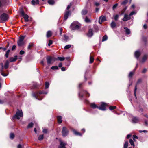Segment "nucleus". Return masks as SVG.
I'll list each match as a JSON object with an SVG mask.
<instances>
[{
	"instance_id": "obj_1",
	"label": "nucleus",
	"mask_w": 148,
	"mask_h": 148,
	"mask_svg": "<svg viewBox=\"0 0 148 148\" xmlns=\"http://www.w3.org/2000/svg\"><path fill=\"white\" fill-rule=\"evenodd\" d=\"M48 93V92L45 91H40L37 92L36 93H33L32 96L33 97H35L36 99L41 100L42 99V94H47Z\"/></svg>"
},
{
	"instance_id": "obj_2",
	"label": "nucleus",
	"mask_w": 148,
	"mask_h": 148,
	"mask_svg": "<svg viewBox=\"0 0 148 148\" xmlns=\"http://www.w3.org/2000/svg\"><path fill=\"white\" fill-rule=\"evenodd\" d=\"M9 64V62L7 60L6 61L5 64L4 66H3V63H1L0 64L1 66V69L0 70V72L1 75L5 77L7 76L8 75V74H5L4 73L3 69L4 68L5 69H7L8 68Z\"/></svg>"
},
{
	"instance_id": "obj_3",
	"label": "nucleus",
	"mask_w": 148,
	"mask_h": 148,
	"mask_svg": "<svg viewBox=\"0 0 148 148\" xmlns=\"http://www.w3.org/2000/svg\"><path fill=\"white\" fill-rule=\"evenodd\" d=\"M80 27V24L77 21H75L71 24L70 28L72 30H76L78 29Z\"/></svg>"
},
{
	"instance_id": "obj_4",
	"label": "nucleus",
	"mask_w": 148,
	"mask_h": 148,
	"mask_svg": "<svg viewBox=\"0 0 148 148\" xmlns=\"http://www.w3.org/2000/svg\"><path fill=\"white\" fill-rule=\"evenodd\" d=\"M71 5V4L68 5L65 10L64 16V20H67L68 18V16L71 15V12L70 10H69L70 8Z\"/></svg>"
},
{
	"instance_id": "obj_5",
	"label": "nucleus",
	"mask_w": 148,
	"mask_h": 148,
	"mask_svg": "<svg viewBox=\"0 0 148 148\" xmlns=\"http://www.w3.org/2000/svg\"><path fill=\"white\" fill-rule=\"evenodd\" d=\"M23 116V114L21 110L20 111L18 110L16 112V114L12 117V119H19L20 117Z\"/></svg>"
},
{
	"instance_id": "obj_6",
	"label": "nucleus",
	"mask_w": 148,
	"mask_h": 148,
	"mask_svg": "<svg viewBox=\"0 0 148 148\" xmlns=\"http://www.w3.org/2000/svg\"><path fill=\"white\" fill-rule=\"evenodd\" d=\"M8 16L7 14L3 13L1 14L0 16V23H3L2 21H5L8 20Z\"/></svg>"
},
{
	"instance_id": "obj_7",
	"label": "nucleus",
	"mask_w": 148,
	"mask_h": 148,
	"mask_svg": "<svg viewBox=\"0 0 148 148\" xmlns=\"http://www.w3.org/2000/svg\"><path fill=\"white\" fill-rule=\"evenodd\" d=\"M85 95H86V97H89L90 95L89 93L87 91H85L83 90H81L79 93V97L82 98L84 97Z\"/></svg>"
},
{
	"instance_id": "obj_8",
	"label": "nucleus",
	"mask_w": 148,
	"mask_h": 148,
	"mask_svg": "<svg viewBox=\"0 0 148 148\" xmlns=\"http://www.w3.org/2000/svg\"><path fill=\"white\" fill-rule=\"evenodd\" d=\"M25 36H22L19 38V40L17 41V44L19 46H21L23 45L24 42L23 41Z\"/></svg>"
},
{
	"instance_id": "obj_9",
	"label": "nucleus",
	"mask_w": 148,
	"mask_h": 148,
	"mask_svg": "<svg viewBox=\"0 0 148 148\" xmlns=\"http://www.w3.org/2000/svg\"><path fill=\"white\" fill-rule=\"evenodd\" d=\"M62 136L63 137H65L68 134L69 131L66 127H63L62 131Z\"/></svg>"
},
{
	"instance_id": "obj_10",
	"label": "nucleus",
	"mask_w": 148,
	"mask_h": 148,
	"mask_svg": "<svg viewBox=\"0 0 148 148\" xmlns=\"http://www.w3.org/2000/svg\"><path fill=\"white\" fill-rule=\"evenodd\" d=\"M20 14L24 18L25 21L27 22L28 21L29 16L25 14L23 10H22L20 12Z\"/></svg>"
},
{
	"instance_id": "obj_11",
	"label": "nucleus",
	"mask_w": 148,
	"mask_h": 148,
	"mask_svg": "<svg viewBox=\"0 0 148 148\" xmlns=\"http://www.w3.org/2000/svg\"><path fill=\"white\" fill-rule=\"evenodd\" d=\"M55 58H52L50 56H47L46 58L47 63L48 64H50L53 61H54V60Z\"/></svg>"
},
{
	"instance_id": "obj_12",
	"label": "nucleus",
	"mask_w": 148,
	"mask_h": 148,
	"mask_svg": "<svg viewBox=\"0 0 148 148\" xmlns=\"http://www.w3.org/2000/svg\"><path fill=\"white\" fill-rule=\"evenodd\" d=\"M8 4V0H0V7L5 6Z\"/></svg>"
},
{
	"instance_id": "obj_13",
	"label": "nucleus",
	"mask_w": 148,
	"mask_h": 148,
	"mask_svg": "<svg viewBox=\"0 0 148 148\" xmlns=\"http://www.w3.org/2000/svg\"><path fill=\"white\" fill-rule=\"evenodd\" d=\"M106 104L104 103H102L101 105V106L98 107V108L101 110H106Z\"/></svg>"
},
{
	"instance_id": "obj_14",
	"label": "nucleus",
	"mask_w": 148,
	"mask_h": 148,
	"mask_svg": "<svg viewBox=\"0 0 148 148\" xmlns=\"http://www.w3.org/2000/svg\"><path fill=\"white\" fill-rule=\"evenodd\" d=\"M67 144L66 143H64L62 141H60V145L59 147V148H66L65 146Z\"/></svg>"
},
{
	"instance_id": "obj_15",
	"label": "nucleus",
	"mask_w": 148,
	"mask_h": 148,
	"mask_svg": "<svg viewBox=\"0 0 148 148\" xmlns=\"http://www.w3.org/2000/svg\"><path fill=\"white\" fill-rule=\"evenodd\" d=\"M106 20V18L105 16L102 17L101 16L99 18V24H101L102 23Z\"/></svg>"
},
{
	"instance_id": "obj_16",
	"label": "nucleus",
	"mask_w": 148,
	"mask_h": 148,
	"mask_svg": "<svg viewBox=\"0 0 148 148\" xmlns=\"http://www.w3.org/2000/svg\"><path fill=\"white\" fill-rule=\"evenodd\" d=\"M140 54L141 53L139 50L136 51L134 53L135 56L137 59L138 58Z\"/></svg>"
},
{
	"instance_id": "obj_17",
	"label": "nucleus",
	"mask_w": 148,
	"mask_h": 148,
	"mask_svg": "<svg viewBox=\"0 0 148 148\" xmlns=\"http://www.w3.org/2000/svg\"><path fill=\"white\" fill-rule=\"evenodd\" d=\"M139 119L136 117H134L132 119V122L134 123H138L139 122Z\"/></svg>"
},
{
	"instance_id": "obj_18",
	"label": "nucleus",
	"mask_w": 148,
	"mask_h": 148,
	"mask_svg": "<svg viewBox=\"0 0 148 148\" xmlns=\"http://www.w3.org/2000/svg\"><path fill=\"white\" fill-rule=\"evenodd\" d=\"M93 35L92 29H89L88 33L87 34V36L89 37H91Z\"/></svg>"
},
{
	"instance_id": "obj_19",
	"label": "nucleus",
	"mask_w": 148,
	"mask_h": 148,
	"mask_svg": "<svg viewBox=\"0 0 148 148\" xmlns=\"http://www.w3.org/2000/svg\"><path fill=\"white\" fill-rule=\"evenodd\" d=\"M130 18V16L129 15L126 14L124 16L123 19V20L124 21H127Z\"/></svg>"
},
{
	"instance_id": "obj_20",
	"label": "nucleus",
	"mask_w": 148,
	"mask_h": 148,
	"mask_svg": "<svg viewBox=\"0 0 148 148\" xmlns=\"http://www.w3.org/2000/svg\"><path fill=\"white\" fill-rule=\"evenodd\" d=\"M90 107L93 109H95L96 108H98V106H97L96 104L95 103H92L90 104Z\"/></svg>"
},
{
	"instance_id": "obj_21",
	"label": "nucleus",
	"mask_w": 148,
	"mask_h": 148,
	"mask_svg": "<svg viewBox=\"0 0 148 148\" xmlns=\"http://www.w3.org/2000/svg\"><path fill=\"white\" fill-rule=\"evenodd\" d=\"M17 56H15L14 58L12 57H10V62H13L16 61L17 59Z\"/></svg>"
},
{
	"instance_id": "obj_22",
	"label": "nucleus",
	"mask_w": 148,
	"mask_h": 148,
	"mask_svg": "<svg viewBox=\"0 0 148 148\" xmlns=\"http://www.w3.org/2000/svg\"><path fill=\"white\" fill-rule=\"evenodd\" d=\"M64 60V58L63 57H59L57 58H55V59L54 60V61H55L56 60H59L60 61H63Z\"/></svg>"
},
{
	"instance_id": "obj_23",
	"label": "nucleus",
	"mask_w": 148,
	"mask_h": 148,
	"mask_svg": "<svg viewBox=\"0 0 148 148\" xmlns=\"http://www.w3.org/2000/svg\"><path fill=\"white\" fill-rule=\"evenodd\" d=\"M71 130L73 132L74 134L76 135H79L80 136H82V134L79 133L76 131L75 130L73 129H71Z\"/></svg>"
},
{
	"instance_id": "obj_24",
	"label": "nucleus",
	"mask_w": 148,
	"mask_h": 148,
	"mask_svg": "<svg viewBox=\"0 0 148 148\" xmlns=\"http://www.w3.org/2000/svg\"><path fill=\"white\" fill-rule=\"evenodd\" d=\"M31 2L32 4L34 5H36L38 4L39 3L38 0H32Z\"/></svg>"
},
{
	"instance_id": "obj_25",
	"label": "nucleus",
	"mask_w": 148,
	"mask_h": 148,
	"mask_svg": "<svg viewBox=\"0 0 148 148\" xmlns=\"http://www.w3.org/2000/svg\"><path fill=\"white\" fill-rule=\"evenodd\" d=\"M57 118L58 123H61L62 121V117L61 116H58Z\"/></svg>"
},
{
	"instance_id": "obj_26",
	"label": "nucleus",
	"mask_w": 148,
	"mask_h": 148,
	"mask_svg": "<svg viewBox=\"0 0 148 148\" xmlns=\"http://www.w3.org/2000/svg\"><path fill=\"white\" fill-rule=\"evenodd\" d=\"M116 26V25L114 22L113 21L111 23V27L112 29L114 28Z\"/></svg>"
},
{
	"instance_id": "obj_27",
	"label": "nucleus",
	"mask_w": 148,
	"mask_h": 148,
	"mask_svg": "<svg viewBox=\"0 0 148 148\" xmlns=\"http://www.w3.org/2000/svg\"><path fill=\"white\" fill-rule=\"evenodd\" d=\"M147 58V56L146 55H145L142 58V62H144L145 61Z\"/></svg>"
},
{
	"instance_id": "obj_28",
	"label": "nucleus",
	"mask_w": 148,
	"mask_h": 148,
	"mask_svg": "<svg viewBox=\"0 0 148 148\" xmlns=\"http://www.w3.org/2000/svg\"><path fill=\"white\" fill-rule=\"evenodd\" d=\"M124 29H125V31L127 34H129L130 33V30L127 27H125Z\"/></svg>"
},
{
	"instance_id": "obj_29",
	"label": "nucleus",
	"mask_w": 148,
	"mask_h": 148,
	"mask_svg": "<svg viewBox=\"0 0 148 148\" xmlns=\"http://www.w3.org/2000/svg\"><path fill=\"white\" fill-rule=\"evenodd\" d=\"M52 35L51 32L50 31H48L47 33V37H50Z\"/></svg>"
},
{
	"instance_id": "obj_30",
	"label": "nucleus",
	"mask_w": 148,
	"mask_h": 148,
	"mask_svg": "<svg viewBox=\"0 0 148 148\" xmlns=\"http://www.w3.org/2000/svg\"><path fill=\"white\" fill-rule=\"evenodd\" d=\"M48 2L50 5H53L54 4L55 1L54 0H49Z\"/></svg>"
},
{
	"instance_id": "obj_31",
	"label": "nucleus",
	"mask_w": 148,
	"mask_h": 148,
	"mask_svg": "<svg viewBox=\"0 0 148 148\" xmlns=\"http://www.w3.org/2000/svg\"><path fill=\"white\" fill-rule=\"evenodd\" d=\"M94 60V58L93 57L91 56H90V61H89V63H92Z\"/></svg>"
},
{
	"instance_id": "obj_32",
	"label": "nucleus",
	"mask_w": 148,
	"mask_h": 148,
	"mask_svg": "<svg viewBox=\"0 0 148 148\" xmlns=\"http://www.w3.org/2000/svg\"><path fill=\"white\" fill-rule=\"evenodd\" d=\"M87 13V11L86 10H83L82 12V15H85Z\"/></svg>"
},
{
	"instance_id": "obj_33",
	"label": "nucleus",
	"mask_w": 148,
	"mask_h": 148,
	"mask_svg": "<svg viewBox=\"0 0 148 148\" xmlns=\"http://www.w3.org/2000/svg\"><path fill=\"white\" fill-rule=\"evenodd\" d=\"M107 36L106 35H105L103 37L102 41V42L105 41L107 40Z\"/></svg>"
},
{
	"instance_id": "obj_34",
	"label": "nucleus",
	"mask_w": 148,
	"mask_h": 148,
	"mask_svg": "<svg viewBox=\"0 0 148 148\" xmlns=\"http://www.w3.org/2000/svg\"><path fill=\"white\" fill-rule=\"evenodd\" d=\"M64 40L66 41H68L69 40V37L67 36L66 35L64 34Z\"/></svg>"
},
{
	"instance_id": "obj_35",
	"label": "nucleus",
	"mask_w": 148,
	"mask_h": 148,
	"mask_svg": "<svg viewBox=\"0 0 148 148\" xmlns=\"http://www.w3.org/2000/svg\"><path fill=\"white\" fill-rule=\"evenodd\" d=\"M128 144V142L127 141H126L124 145L123 148H127Z\"/></svg>"
},
{
	"instance_id": "obj_36",
	"label": "nucleus",
	"mask_w": 148,
	"mask_h": 148,
	"mask_svg": "<svg viewBox=\"0 0 148 148\" xmlns=\"http://www.w3.org/2000/svg\"><path fill=\"white\" fill-rule=\"evenodd\" d=\"M49 83L48 82H46L45 83V89H46L48 88L49 86Z\"/></svg>"
},
{
	"instance_id": "obj_37",
	"label": "nucleus",
	"mask_w": 148,
	"mask_h": 148,
	"mask_svg": "<svg viewBox=\"0 0 148 148\" xmlns=\"http://www.w3.org/2000/svg\"><path fill=\"white\" fill-rule=\"evenodd\" d=\"M44 138L43 135H39V136L38 137V139L39 140H41L42 139H43Z\"/></svg>"
},
{
	"instance_id": "obj_38",
	"label": "nucleus",
	"mask_w": 148,
	"mask_h": 148,
	"mask_svg": "<svg viewBox=\"0 0 148 148\" xmlns=\"http://www.w3.org/2000/svg\"><path fill=\"white\" fill-rule=\"evenodd\" d=\"M10 51V50H8L7 51H6V53L5 54V56L6 57V58L8 57Z\"/></svg>"
},
{
	"instance_id": "obj_39",
	"label": "nucleus",
	"mask_w": 148,
	"mask_h": 148,
	"mask_svg": "<svg viewBox=\"0 0 148 148\" xmlns=\"http://www.w3.org/2000/svg\"><path fill=\"white\" fill-rule=\"evenodd\" d=\"M130 143L131 144V145L132 146H134V142L133 140L132 139H130L129 141Z\"/></svg>"
},
{
	"instance_id": "obj_40",
	"label": "nucleus",
	"mask_w": 148,
	"mask_h": 148,
	"mask_svg": "<svg viewBox=\"0 0 148 148\" xmlns=\"http://www.w3.org/2000/svg\"><path fill=\"white\" fill-rule=\"evenodd\" d=\"M114 18L115 21H117L118 19L119 15L118 14H116L115 16H114Z\"/></svg>"
},
{
	"instance_id": "obj_41",
	"label": "nucleus",
	"mask_w": 148,
	"mask_h": 148,
	"mask_svg": "<svg viewBox=\"0 0 148 148\" xmlns=\"http://www.w3.org/2000/svg\"><path fill=\"white\" fill-rule=\"evenodd\" d=\"M33 46V43H29L28 47H27V49H30L31 47H32Z\"/></svg>"
},
{
	"instance_id": "obj_42",
	"label": "nucleus",
	"mask_w": 148,
	"mask_h": 148,
	"mask_svg": "<svg viewBox=\"0 0 148 148\" xmlns=\"http://www.w3.org/2000/svg\"><path fill=\"white\" fill-rule=\"evenodd\" d=\"M14 137V135L13 133H11L10 135V138L11 139H12Z\"/></svg>"
},
{
	"instance_id": "obj_43",
	"label": "nucleus",
	"mask_w": 148,
	"mask_h": 148,
	"mask_svg": "<svg viewBox=\"0 0 148 148\" xmlns=\"http://www.w3.org/2000/svg\"><path fill=\"white\" fill-rule=\"evenodd\" d=\"M33 123H31L29 124L27 127L28 128L32 127H33Z\"/></svg>"
},
{
	"instance_id": "obj_44",
	"label": "nucleus",
	"mask_w": 148,
	"mask_h": 148,
	"mask_svg": "<svg viewBox=\"0 0 148 148\" xmlns=\"http://www.w3.org/2000/svg\"><path fill=\"white\" fill-rule=\"evenodd\" d=\"M71 47V45H68L65 46L64 48L65 49H68Z\"/></svg>"
},
{
	"instance_id": "obj_45",
	"label": "nucleus",
	"mask_w": 148,
	"mask_h": 148,
	"mask_svg": "<svg viewBox=\"0 0 148 148\" xmlns=\"http://www.w3.org/2000/svg\"><path fill=\"white\" fill-rule=\"evenodd\" d=\"M51 69L53 70H58V67L56 66H53L51 67Z\"/></svg>"
},
{
	"instance_id": "obj_46",
	"label": "nucleus",
	"mask_w": 148,
	"mask_h": 148,
	"mask_svg": "<svg viewBox=\"0 0 148 148\" xmlns=\"http://www.w3.org/2000/svg\"><path fill=\"white\" fill-rule=\"evenodd\" d=\"M85 21L86 22L88 23L90 22V20H89L87 17H86L85 19Z\"/></svg>"
},
{
	"instance_id": "obj_47",
	"label": "nucleus",
	"mask_w": 148,
	"mask_h": 148,
	"mask_svg": "<svg viewBox=\"0 0 148 148\" xmlns=\"http://www.w3.org/2000/svg\"><path fill=\"white\" fill-rule=\"evenodd\" d=\"M116 108V107L115 106H110L109 107V109L110 110H112L114 109H115Z\"/></svg>"
},
{
	"instance_id": "obj_48",
	"label": "nucleus",
	"mask_w": 148,
	"mask_h": 148,
	"mask_svg": "<svg viewBox=\"0 0 148 148\" xmlns=\"http://www.w3.org/2000/svg\"><path fill=\"white\" fill-rule=\"evenodd\" d=\"M118 3H116L114 4L112 7V9L113 10H114V9L116 8V7L118 6Z\"/></svg>"
},
{
	"instance_id": "obj_49",
	"label": "nucleus",
	"mask_w": 148,
	"mask_h": 148,
	"mask_svg": "<svg viewBox=\"0 0 148 148\" xmlns=\"http://www.w3.org/2000/svg\"><path fill=\"white\" fill-rule=\"evenodd\" d=\"M127 0H125L124 1L122 2L121 3V4L124 5H125L127 3Z\"/></svg>"
},
{
	"instance_id": "obj_50",
	"label": "nucleus",
	"mask_w": 148,
	"mask_h": 148,
	"mask_svg": "<svg viewBox=\"0 0 148 148\" xmlns=\"http://www.w3.org/2000/svg\"><path fill=\"white\" fill-rule=\"evenodd\" d=\"M137 89V86H136V85L135 86V89H134V94L135 96V97L136 98V91Z\"/></svg>"
},
{
	"instance_id": "obj_51",
	"label": "nucleus",
	"mask_w": 148,
	"mask_h": 148,
	"mask_svg": "<svg viewBox=\"0 0 148 148\" xmlns=\"http://www.w3.org/2000/svg\"><path fill=\"white\" fill-rule=\"evenodd\" d=\"M133 74V72H130L129 74V77L131 78Z\"/></svg>"
},
{
	"instance_id": "obj_52",
	"label": "nucleus",
	"mask_w": 148,
	"mask_h": 148,
	"mask_svg": "<svg viewBox=\"0 0 148 148\" xmlns=\"http://www.w3.org/2000/svg\"><path fill=\"white\" fill-rule=\"evenodd\" d=\"M52 43H53L52 41L51 40H49L48 45L49 46H50L51 44H52Z\"/></svg>"
},
{
	"instance_id": "obj_53",
	"label": "nucleus",
	"mask_w": 148,
	"mask_h": 148,
	"mask_svg": "<svg viewBox=\"0 0 148 148\" xmlns=\"http://www.w3.org/2000/svg\"><path fill=\"white\" fill-rule=\"evenodd\" d=\"M142 40L145 44L146 42V38L145 37H143L142 38Z\"/></svg>"
},
{
	"instance_id": "obj_54",
	"label": "nucleus",
	"mask_w": 148,
	"mask_h": 148,
	"mask_svg": "<svg viewBox=\"0 0 148 148\" xmlns=\"http://www.w3.org/2000/svg\"><path fill=\"white\" fill-rule=\"evenodd\" d=\"M136 14V13L135 12L132 11L130 13V14L129 15V16H130L134 14Z\"/></svg>"
},
{
	"instance_id": "obj_55",
	"label": "nucleus",
	"mask_w": 148,
	"mask_h": 148,
	"mask_svg": "<svg viewBox=\"0 0 148 148\" xmlns=\"http://www.w3.org/2000/svg\"><path fill=\"white\" fill-rule=\"evenodd\" d=\"M59 30L60 32V35H61L63 31L62 29V28H60L59 29Z\"/></svg>"
},
{
	"instance_id": "obj_56",
	"label": "nucleus",
	"mask_w": 148,
	"mask_h": 148,
	"mask_svg": "<svg viewBox=\"0 0 148 148\" xmlns=\"http://www.w3.org/2000/svg\"><path fill=\"white\" fill-rule=\"evenodd\" d=\"M25 52L24 51L21 50L20 51L19 53L20 55H23L25 53Z\"/></svg>"
},
{
	"instance_id": "obj_57",
	"label": "nucleus",
	"mask_w": 148,
	"mask_h": 148,
	"mask_svg": "<svg viewBox=\"0 0 148 148\" xmlns=\"http://www.w3.org/2000/svg\"><path fill=\"white\" fill-rule=\"evenodd\" d=\"M94 28L95 29H96V32H97L98 31L99 28L97 26H95L94 27Z\"/></svg>"
},
{
	"instance_id": "obj_58",
	"label": "nucleus",
	"mask_w": 148,
	"mask_h": 148,
	"mask_svg": "<svg viewBox=\"0 0 148 148\" xmlns=\"http://www.w3.org/2000/svg\"><path fill=\"white\" fill-rule=\"evenodd\" d=\"M47 132V129H43V132L44 133H46Z\"/></svg>"
},
{
	"instance_id": "obj_59",
	"label": "nucleus",
	"mask_w": 148,
	"mask_h": 148,
	"mask_svg": "<svg viewBox=\"0 0 148 148\" xmlns=\"http://www.w3.org/2000/svg\"><path fill=\"white\" fill-rule=\"evenodd\" d=\"M137 138H138V137L136 135H134L133 136V139L134 140H135V139H137Z\"/></svg>"
},
{
	"instance_id": "obj_60",
	"label": "nucleus",
	"mask_w": 148,
	"mask_h": 148,
	"mask_svg": "<svg viewBox=\"0 0 148 148\" xmlns=\"http://www.w3.org/2000/svg\"><path fill=\"white\" fill-rule=\"evenodd\" d=\"M139 132L140 133H141L142 132H144L145 133H146L147 132V131L145 130H139Z\"/></svg>"
},
{
	"instance_id": "obj_61",
	"label": "nucleus",
	"mask_w": 148,
	"mask_h": 148,
	"mask_svg": "<svg viewBox=\"0 0 148 148\" xmlns=\"http://www.w3.org/2000/svg\"><path fill=\"white\" fill-rule=\"evenodd\" d=\"M16 47V46L15 45H13L12 46V50L13 51V50H14L15 49Z\"/></svg>"
},
{
	"instance_id": "obj_62",
	"label": "nucleus",
	"mask_w": 148,
	"mask_h": 148,
	"mask_svg": "<svg viewBox=\"0 0 148 148\" xmlns=\"http://www.w3.org/2000/svg\"><path fill=\"white\" fill-rule=\"evenodd\" d=\"M141 82V79H139L138 80L137 82V84H138L140 83Z\"/></svg>"
},
{
	"instance_id": "obj_63",
	"label": "nucleus",
	"mask_w": 148,
	"mask_h": 148,
	"mask_svg": "<svg viewBox=\"0 0 148 148\" xmlns=\"http://www.w3.org/2000/svg\"><path fill=\"white\" fill-rule=\"evenodd\" d=\"M94 4L96 6H98L100 4L99 3L97 2H95Z\"/></svg>"
},
{
	"instance_id": "obj_64",
	"label": "nucleus",
	"mask_w": 148,
	"mask_h": 148,
	"mask_svg": "<svg viewBox=\"0 0 148 148\" xmlns=\"http://www.w3.org/2000/svg\"><path fill=\"white\" fill-rule=\"evenodd\" d=\"M17 148H22V147L21 145L19 144L17 146Z\"/></svg>"
}]
</instances>
